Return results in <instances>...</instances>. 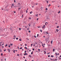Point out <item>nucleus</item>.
Wrapping results in <instances>:
<instances>
[{
  "mask_svg": "<svg viewBox=\"0 0 61 61\" xmlns=\"http://www.w3.org/2000/svg\"><path fill=\"white\" fill-rule=\"evenodd\" d=\"M27 55L28 54L26 53H25V54H24V56H25V55Z\"/></svg>",
  "mask_w": 61,
  "mask_h": 61,
  "instance_id": "obj_1",
  "label": "nucleus"
},
{
  "mask_svg": "<svg viewBox=\"0 0 61 61\" xmlns=\"http://www.w3.org/2000/svg\"><path fill=\"white\" fill-rule=\"evenodd\" d=\"M7 50H8V51H8V52H9V53H10V50H9V49H8Z\"/></svg>",
  "mask_w": 61,
  "mask_h": 61,
  "instance_id": "obj_2",
  "label": "nucleus"
},
{
  "mask_svg": "<svg viewBox=\"0 0 61 61\" xmlns=\"http://www.w3.org/2000/svg\"><path fill=\"white\" fill-rule=\"evenodd\" d=\"M56 31L57 32H58L59 31V30L57 29H56Z\"/></svg>",
  "mask_w": 61,
  "mask_h": 61,
  "instance_id": "obj_3",
  "label": "nucleus"
},
{
  "mask_svg": "<svg viewBox=\"0 0 61 61\" xmlns=\"http://www.w3.org/2000/svg\"><path fill=\"white\" fill-rule=\"evenodd\" d=\"M20 13H23V10H21L20 11Z\"/></svg>",
  "mask_w": 61,
  "mask_h": 61,
  "instance_id": "obj_4",
  "label": "nucleus"
},
{
  "mask_svg": "<svg viewBox=\"0 0 61 61\" xmlns=\"http://www.w3.org/2000/svg\"><path fill=\"white\" fill-rule=\"evenodd\" d=\"M30 55H29V57H30V58L32 57V56H30Z\"/></svg>",
  "mask_w": 61,
  "mask_h": 61,
  "instance_id": "obj_5",
  "label": "nucleus"
},
{
  "mask_svg": "<svg viewBox=\"0 0 61 61\" xmlns=\"http://www.w3.org/2000/svg\"><path fill=\"white\" fill-rule=\"evenodd\" d=\"M44 54H46V51H44Z\"/></svg>",
  "mask_w": 61,
  "mask_h": 61,
  "instance_id": "obj_6",
  "label": "nucleus"
},
{
  "mask_svg": "<svg viewBox=\"0 0 61 61\" xmlns=\"http://www.w3.org/2000/svg\"><path fill=\"white\" fill-rule=\"evenodd\" d=\"M33 51H32L31 52V55H33Z\"/></svg>",
  "mask_w": 61,
  "mask_h": 61,
  "instance_id": "obj_7",
  "label": "nucleus"
},
{
  "mask_svg": "<svg viewBox=\"0 0 61 61\" xmlns=\"http://www.w3.org/2000/svg\"><path fill=\"white\" fill-rule=\"evenodd\" d=\"M51 57H54V56L51 55Z\"/></svg>",
  "mask_w": 61,
  "mask_h": 61,
  "instance_id": "obj_8",
  "label": "nucleus"
},
{
  "mask_svg": "<svg viewBox=\"0 0 61 61\" xmlns=\"http://www.w3.org/2000/svg\"><path fill=\"white\" fill-rule=\"evenodd\" d=\"M38 51H39V52H40V51H41V50H40V49H38Z\"/></svg>",
  "mask_w": 61,
  "mask_h": 61,
  "instance_id": "obj_9",
  "label": "nucleus"
},
{
  "mask_svg": "<svg viewBox=\"0 0 61 61\" xmlns=\"http://www.w3.org/2000/svg\"><path fill=\"white\" fill-rule=\"evenodd\" d=\"M42 29H43V28H45V27L43 26H42Z\"/></svg>",
  "mask_w": 61,
  "mask_h": 61,
  "instance_id": "obj_10",
  "label": "nucleus"
},
{
  "mask_svg": "<svg viewBox=\"0 0 61 61\" xmlns=\"http://www.w3.org/2000/svg\"><path fill=\"white\" fill-rule=\"evenodd\" d=\"M53 41H51V44H53Z\"/></svg>",
  "mask_w": 61,
  "mask_h": 61,
  "instance_id": "obj_11",
  "label": "nucleus"
},
{
  "mask_svg": "<svg viewBox=\"0 0 61 61\" xmlns=\"http://www.w3.org/2000/svg\"><path fill=\"white\" fill-rule=\"evenodd\" d=\"M15 50H13V52L14 53H15Z\"/></svg>",
  "mask_w": 61,
  "mask_h": 61,
  "instance_id": "obj_12",
  "label": "nucleus"
},
{
  "mask_svg": "<svg viewBox=\"0 0 61 61\" xmlns=\"http://www.w3.org/2000/svg\"><path fill=\"white\" fill-rule=\"evenodd\" d=\"M36 45H37V42L35 43L34 44L36 45Z\"/></svg>",
  "mask_w": 61,
  "mask_h": 61,
  "instance_id": "obj_13",
  "label": "nucleus"
},
{
  "mask_svg": "<svg viewBox=\"0 0 61 61\" xmlns=\"http://www.w3.org/2000/svg\"><path fill=\"white\" fill-rule=\"evenodd\" d=\"M55 54L56 55V56H57V53H55Z\"/></svg>",
  "mask_w": 61,
  "mask_h": 61,
  "instance_id": "obj_14",
  "label": "nucleus"
},
{
  "mask_svg": "<svg viewBox=\"0 0 61 61\" xmlns=\"http://www.w3.org/2000/svg\"><path fill=\"white\" fill-rule=\"evenodd\" d=\"M19 41H22V40L21 39H20L19 40Z\"/></svg>",
  "mask_w": 61,
  "mask_h": 61,
  "instance_id": "obj_15",
  "label": "nucleus"
},
{
  "mask_svg": "<svg viewBox=\"0 0 61 61\" xmlns=\"http://www.w3.org/2000/svg\"><path fill=\"white\" fill-rule=\"evenodd\" d=\"M42 46H43V47H45V46H44L43 45V44H42Z\"/></svg>",
  "mask_w": 61,
  "mask_h": 61,
  "instance_id": "obj_16",
  "label": "nucleus"
},
{
  "mask_svg": "<svg viewBox=\"0 0 61 61\" xmlns=\"http://www.w3.org/2000/svg\"><path fill=\"white\" fill-rule=\"evenodd\" d=\"M7 46V44H6L5 45V47H6Z\"/></svg>",
  "mask_w": 61,
  "mask_h": 61,
  "instance_id": "obj_17",
  "label": "nucleus"
},
{
  "mask_svg": "<svg viewBox=\"0 0 61 61\" xmlns=\"http://www.w3.org/2000/svg\"><path fill=\"white\" fill-rule=\"evenodd\" d=\"M19 30H21V28H19Z\"/></svg>",
  "mask_w": 61,
  "mask_h": 61,
  "instance_id": "obj_18",
  "label": "nucleus"
},
{
  "mask_svg": "<svg viewBox=\"0 0 61 61\" xmlns=\"http://www.w3.org/2000/svg\"><path fill=\"white\" fill-rule=\"evenodd\" d=\"M34 37H35V38H36V36H34Z\"/></svg>",
  "mask_w": 61,
  "mask_h": 61,
  "instance_id": "obj_19",
  "label": "nucleus"
},
{
  "mask_svg": "<svg viewBox=\"0 0 61 61\" xmlns=\"http://www.w3.org/2000/svg\"><path fill=\"white\" fill-rule=\"evenodd\" d=\"M50 59H51V61H52L53 59H52V58H50Z\"/></svg>",
  "mask_w": 61,
  "mask_h": 61,
  "instance_id": "obj_20",
  "label": "nucleus"
},
{
  "mask_svg": "<svg viewBox=\"0 0 61 61\" xmlns=\"http://www.w3.org/2000/svg\"><path fill=\"white\" fill-rule=\"evenodd\" d=\"M20 49H22V47H21L20 48Z\"/></svg>",
  "mask_w": 61,
  "mask_h": 61,
  "instance_id": "obj_21",
  "label": "nucleus"
},
{
  "mask_svg": "<svg viewBox=\"0 0 61 61\" xmlns=\"http://www.w3.org/2000/svg\"><path fill=\"white\" fill-rule=\"evenodd\" d=\"M28 25H29V26H31V25H30V23L29 24H28Z\"/></svg>",
  "mask_w": 61,
  "mask_h": 61,
  "instance_id": "obj_22",
  "label": "nucleus"
},
{
  "mask_svg": "<svg viewBox=\"0 0 61 61\" xmlns=\"http://www.w3.org/2000/svg\"><path fill=\"white\" fill-rule=\"evenodd\" d=\"M48 10V9H47V8H46V10Z\"/></svg>",
  "mask_w": 61,
  "mask_h": 61,
  "instance_id": "obj_23",
  "label": "nucleus"
},
{
  "mask_svg": "<svg viewBox=\"0 0 61 61\" xmlns=\"http://www.w3.org/2000/svg\"><path fill=\"white\" fill-rule=\"evenodd\" d=\"M41 32H42V30H40Z\"/></svg>",
  "mask_w": 61,
  "mask_h": 61,
  "instance_id": "obj_24",
  "label": "nucleus"
},
{
  "mask_svg": "<svg viewBox=\"0 0 61 61\" xmlns=\"http://www.w3.org/2000/svg\"><path fill=\"white\" fill-rule=\"evenodd\" d=\"M60 13V11H59V12H58V14H59V13Z\"/></svg>",
  "mask_w": 61,
  "mask_h": 61,
  "instance_id": "obj_25",
  "label": "nucleus"
},
{
  "mask_svg": "<svg viewBox=\"0 0 61 61\" xmlns=\"http://www.w3.org/2000/svg\"><path fill=\"white\" fill-rule=\"evenodd\" d=\"M53 52H54V51H55V49H53Z\"/></svg>",
  "mask_w": 61,
  "mask_h": 61,
  "instance_id": "obj_26",
  "label": "nucleus"
},
{
  "mask_svg": "<svg viewBox=\"0 0 61 61\" xmlns=\"http://www.w3.org/2000/svg\"><path fill=\"white\" fill-rule=\"evenodd\" d=\"M50 6H51V5L49 4V5L48 6V7H49Z\"/></svg>",
  "mask_w": 61,
  "mask_h": 61,
  "instance_id": "obj_27",
  "label": "nucleus"
},
{
  "mask_svg": "<svg viewBox=\"0 0 61 61\" xmlns=\"http://www.w3.org/2000/svg\"><path fill=\"white\" fill-rule=\"evenodd\" d=\"M16 40H18V38H16Z\"/></svg>",
  "mask_w": 61,
  "mask_h": 61,
  "instance_id": "obj_28",
  "label": "nucleus"
},
{
  "mask_svg": "<svg viewBox=\"0 0 61 61\" xmlns=\"http://www.w3.org/2000/svg\"><path fill=\"white\" fill-rule=\"evenodd\" d=\"M25 48L26 49H27V47H25Z\"/></svg>",
  "mask_w": 61,
  "mask_h": 61,
  "instance_id": "obj_29",
  "label": "nucleus"
},
{
  "mask_svg": "<svg viewBox=\"0 0 61 61\" xmlns=\"http://www.w3.org/2000/svg\"><path fill=\"white\" fill-rule=\"evenodd\" d=\"M10 45L11 46H13V44H11V43H10Z\"/></svg>",
  "mask_w": 61,
  "mask_h": 61,
  "instance_id": "obj_30",
  "label": "nucleus"
},
{
  "mask_svg": "<svg viewBox=\"0 0 61 61\" xmlns=\"http://www.w3.org/2000/svg\"><path fill=\"white\" fill-rule=\"evenodd\" d=\"M19 55V54H17V56H19V55Z\"/></svg>",
  "mask_w": 61,
  "mask_h": 61,
  "instance_id": "obj_31",
  "label": "nucleus"
},
{
  "mask_svg": "<svg viewBox=\"0 0 61 61\" xmlns=\"http://www.w3.org/2000/svg\"><path fill=\"white\" fill-rule=\"evenodd\" d=\"M23 15H22V18H23Z\"/></svg>",
  "mask_w": 61,
  "mask_h": 61,
  "instance_id": "obj_32",
  "label": "nucleus"
},
{
  "mask_svg": "<svg viewBox=\"0 0 61 61\" xmlns=\"http://www.w3.org/2000/svg\"><path fill=\"white\" fill-rule=\"evenodd\" d=\"M10 30H12V28H11V27H10Z\"/></svg>",
  "mask_w": 61,
  "mask_h": 61,
  "instance_id": "obj_33",
  "label": "nucleus"
},
{
  "mask_svg": "<svg viewBox=\"0 0 61 61\" xmlns=\"http://www.w3.org/2000/svg\"><path fill=\"white\" fill-rule=\"evenodd\" d=\"M48 57H50V55H48Z\"/></svg>",
  "mask_w": 61,
  "mask_h": 61,
  "instance_id": "obj_34",
  "label": "nucleus"
},
{
  "mask_svg": "<svg viewBox=\"0 0 61 61\" xmlns=\"http://www.w3.org/2000/svg\"><path fill=\"white\" fill-rule=\"evenodd\" d=\"M32 46H33V44H31V47H32Z\"/></svg>",
  "mask_w": 61,
  "mask_h": 61,
  "instance_id": "obj_35",
  "label": "nucleus"
},
{
  "mask_svg": "<svg viewBox=\"0 0 61 61\" xmlns=\"http://www.w3.org/2000/svg\"><path fill=\"white\" fill-rule=\"evenodd\" d=\"M3 53H2L1 54V56H3Z\"/></svg>",
  "mask_w": 61,
  "mask_h": 61,
  "instance_id": "obj_36",
  "label": "nucleus"
},
{
  "mask_svg": "<svg viewBox=\"0 0 61 61\" xmlns=\"http://www.w3.org/2000/svg\"><path fill=\"white\" fill-rule=\"evenodd\" d=\"M6 49H5V50H4V51H5H5H6Z\"/></svg>",
  "mask_w": 61,
  "mask_h": 61,
  "instance_id": "obj_37",
  "label": "nucleus"
},
{
  "mask_svg": "<svg viewBox=\"0 0 61 61\" xmlns=\"http://www.w3.org/2000/svg\"><path fill=\"white\" fill-rule=\"evenodd\" d=\"M6 11H7V12H8V10H6Z\"/></svg>",
  "mask_w": 61,
  "mask_h": 61,
  "instance_id": "obj_38",
  "label": "nucleus"
},
{
  "mask_svg": "<svg viewBox=\"0 0 61 61\" xmlns=\"http://www.w3.org/2000/svg\"><path fill=\"white\" fill-rule=\"evenodd\" d=\"M26 13H27V12H28V11H27V10H26Z\"/></svg>",
  "mask_w": 61,
  "mask_h": 61,
  "instance_id": "obj_39",
  "label": "nucleus"
},
{
  "mask_svg": "<svg viewBox=\"0 0 61 61\" xmlns=\"http://www.w3.org/2000/svg\"><path fill=\"white\" fill-rule=\"evenodd\" d=\"M38 35V34H37V37H38V35Z\"/></svg>",
  "mask_w": 61,
  "mask_h": 61,
  "instance_id": "obj_40",
  "label": "nucleus"
},
{
  "mask_svg": "<svg viewBox=\"0 0 61 61\" xmlns=\"http://www.w3.org/2000/svg\"><path fill=\"white\" fill-rule=\"evenodd\" d=\"M32 50L33 51H34L35 50V49H34V48H33Z\"/></svg>",
  "mask_w": 61,
  "mask_h": 61,
  "instance_id": "obj_41",
  "label": "nucleus"
},
{
  "mask_svg": "<svg viewBox=\"0 0 61 61\" xmlns=\"http://www.w3.org/2000/svg\"><path fill=\"white\" fill-rule=\"evenodd\" d=\"M46 34H49V33H48V32H46Z\"/></svg>",
  "mask_w": 61,
  "mask_h": 61,
  "instance_id": "obj_42",
  "label": "nucleus"
},
{
  "mask_svg": "<svg viewBox=\"0 0 61 61\" xmlns=\"http://www.w3.org/2000/svg\"><path fill=\"white\" fill-rule=\"evenodd\" d=\"M13 37H15V38H16V36H13Z\"/></svg>",
  "mask_w": 61,
  "mask_h": 61,
  "instance_id": "obj_43",
  "label": "nucleus"
},
{
  "mask_svg": "<svg viewBox=\"0 0 61 61\" xmlns=\"http://www.w3.org/2000/svg\"><path fill=\"white\" fill-rule=\"evenodd\" d=\"M14 3H15V0H14Z\"/></svg>",
  "mask_w": 61,
  "mask_h": 61,
  "instance_id": "obj_44",
  "label": "nucleus"
},
{
  "mask_svg": "<svg viewBox=\"0 0 61 61\" xmlns=\"http://www.w3.org/2000/svg\"><path fill=\"white\" fill-rule=\"evenodd\" d=\"M29 33H30L31 32V31H30V30L29 31Z\"/></svg>",
  "mask_w": 61,
  "mask_h": 61,
  "instance_id": "obj_45",
  "label": "nucleus"
},
{
  "mask_svg": "<svg viewBox=\"0 0 61 61\" xmlns=\"http://www.w3.org/2000/svg\"><path fill=\"white\" fill-rule=\"evenodd\" d=\"M8 47H10V45H9Z\"/></svg>",
  "mask_w": 61,
  "mask_h": 61,
  "instance_id": "obj_46",
  "label": "nucleus"
},
{
  "mask_svg": "<svg viewBox=\"0 0 61 61\" xmlns=\"http://www.w3.org/2000/svg\"><path fill=\"white\" fill-rule=\"evenodd\" d=\"M46 2H47V3H48V1H46Z\"/></svg>",
  "mask_w": 61,
  "mask_h": 61,
  "instance_id": "obj_47",
  "label": "nucleus"
},
{
  "mask_svg": "<svg viewBox=\"0 0 61 61\" xmlns=\"http://www.w3.org/2000/svg\"><path fill=\"white\" fill-rule=\"evenodd\" d=\"M26 51H25V53H26Z\"/></svg>",
  "mask_w": 61,
  "mask_h": 61,
  "instance_id": "obj_48",
  "label": "nucleus"
},
{
  "mask_svg": "<svg viewBox=\"0 0 61 61\" xmlns=\"http://www.w3.org/2000/svg\"><path fill=\"white\" fill-rule=\"evenodd\" d=\"M38 16V14H37L36 15V16Z\"/></svg>",
  "mask_w": 61,
  "mask_h": 61,
  "instance_id": "obj_49",
  "label": "nucleus"
},
{
  "mask_svg": "<svg viewBox=\"0 0 61 61\" xmlns=\"http://www.w3.org/2000/svg\"><path fill=\"white\" fill-rule=\"evenodd\" d=\"M59 27V26H57V28H58Z\"/></svg>",
  "mask_w": 61,
  "mask_h": 61,
  "instance_id": "obj_50",
  "label": "nucleus"
},
{
  "mask_svg": "<svg viewBox=\"0 0 61 61\" xmlns=\"http://www.w3.org/2000/svg\"><path fill=\"white\" fill-rule=\"evenodd\" d=\"M53 2H55V1H52V3H53Z\"/></svg>",
  "mask_w": 61,
  "mask_h": 61,
  "instance_id": "obj_51",
  "label": "nucleus"
},
{
  "mask_svg": "<svg viewBox=\"0 0 61 61\" xmlns=\"http://www.w3.org/2000/svg\"><path fill=\"white\" fill-rule=\"evenodd\" d=\"M25 46H27V44H25Z\"/></svg>",
  "mask_w": 61,
  "mask_h": 61,
  "instance_id": "obj_52",
  "label": "nucleus"
},
{
  "mask_svg": "<svg viewBox=\"0 0 61 61\" xmlns=\"http://www.w3.org/2000/svg\"><path fill=\"white\" fill-rule=\"evenodd\" d=\"M0 52H2V49H0Z\"/></svg>",
  "mask_w": 61,
  "mask_h": 61,
  "instance_id": "obj_53",
  "label": "nucleus"
},
{
  "mask_svg": "<svg viewBox=\"0 0 61 61\" xmlns=\"http://www.w3.org/2000/svg\"><path fill=\"white\" fill-rule=\"evenodd\" d=\"M29 19H31V18H29Z\"/></svg>",
  "mask_w": 61,
  "mask_h": 61,
  "instance_id": "obj_54",
  "label": "nucleus"
},
{
  "mask_svg": "<svg viewBox=\"0 0 61 61\" xmlns=\"http://www.w3.org/2000/svg\"><path fill=\"white\" fill-rule=\"evenodd\" d=\"M20 9H21V8H20L18 9V10H20Z\"/></svg>",
  "mask_w": 61,
  "mask_h": 61,
  "instance_id": "obj_55",
  "label": "nucleus"
},
{
  "mask_svg": "<svg viewBox=\"0 0 61 61\" xmlns=\"http://www.w3.org/2000/svg\"><path fill=\"white\" fill-rule=\"evenodd\" d=\"M54 60H55V61H57V59H55Z\"/></svg>",
  "mask_w": 61,
  "mask_h": 61,
  "instance_id": "obj_56",
  "label": "nucleus"
},
{
  "mask_svg": "<svg viewBox=\"0 0 61 61\" xmlns=\"http://www.w3.org/2000/svg\"><path fill=\"white\" fill-rule=\"evenodd\" d=\"M11 5H12V6H13V5L14 6V4H12Z\"/></svg>",
  "mask_w": 61,
  "mask_h": 61,
  "instance_id": "obj_57",
  "label": "nucleus"
},
{
  "mask_svg": "<svg viewBox=\"0 0 61 61\" xmlns=\"http://www.w3.org/2000/svg\"><path fill=\"white\" fill-rule=\"evenodd\" d=\"M37 27H38V28H40V26H38Z\"/></svg>",
  "mask_w": 61,
  "mask_h": 61,
  "instance_id": "obj_58",
  "label": "nucleus"
},
{
  "mask_svg": "<svg viewBox=\"0 0 61 61\" xmlns=\"http://www.w3.org/2000/svg\"><path fill=\"white\" fill-rule=\"evenodd\" d=\"M50 52H49L48 53H47V54H50Z\"/></svg>",
  "mask_w": 61,
  "mask_h": 61,
  "instance_id": "obj_59",
  "label": "nucleus"
},
{
  "mask_svg": "<svg viewBox=\"0 0 61 61\" xmlns=\"http://www.w3.org/2000/svg\"><path fill=\"white\" fill-rule=\"evenodd\" d=\"M38 18H37V20L38 21Z\"/></svg>",
  "mask_w": 61,
  "mask_h": 61,
  "instance_id": "obj_60",
  "label": "nucleus"
},
{
  "mask_svg": "<svg viewBox=\"0 0 61 61\" xmlns=\"http://www.w3.org/2000/svg\"><path fill=\"white\" fill-rule=\"evenodd\" d=\"M18 48L19 50V46H18Z\"/></svg>",
  "mask_w": 61,
  "mask_h": 61,
  "instance_id": "obj_61",
  "label": "nucleus"
},
{
  "mask_svg": "<svg viewBox=\"0 0 61 61\" xmlns=\"http://www.w3.org/2000/svg\"><path fill=\"white\" fill-rule=\"evenodd\" d=\"M18 5H20V3H18Z\"/></svg>",
  "mask_w": 61,
  "mask_h": 61,
  "instance_id": "obj_62",
  "label": "nucleus"
},
{
  "mask_svg": "<svg viewBox=\"0 0 61 61\" xmlns=\"http://www.w3.org/2000/svg\"><path fill=\"white\" fill-rule=\"evenodd\" d=\"M14 13H16V12L15 11H14Z\"/></svg>",
  "mask_w": 61,
  "mask_h": 61,
  "instance_id": "obj_63",
  "label": "nucleus"
},
{
  "mask_svg": "<svg viewBox=\"0 0 61 61\" xmlns=\"http://www.w3.org/2000/svg\"><path fill=\"white\" fill-rule=\"evenodd\" d=\"M29 28H28L27 29V30H29Z\"/></svg>",
  "mask_w": 61,
  "mask_h": 61,
  "instance_id": "obj_64",
  "label": "nucleus"
}]
</instances>
